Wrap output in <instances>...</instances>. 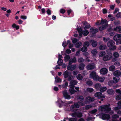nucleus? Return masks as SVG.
Listing matches in <instances>:
<instances>
[{
	"label": "nucleus",
	"mask_w": 121,
	"mask_h": 121,
	"mask_svg": "<svg viewBox=\"0 0 121 121\" xmlns=\"http://www.w3.org/2000/svg\"><path fill=\"white\" fill-rule=\"evenodd\" d=\"M65 11V9H61L60 10V12L62 13H64Z\"/></svg>",
	"instance_id": "nucleus-56"
},
{
	"label": "nucleus",
	"mask_w": 121,
	"mask_h": 121,
	"mask_svg": "<svg viewBox=\"0 0 121 121\" xmlns=\"http://www.w3.org/2000/svg\"><path fill=\"white\" fill-rule=\"evenodd\" d=\"M89 43L88 42H85L84 44L83 47L81 49V51L82 52H85L87 50V47L89 46Z\"/></svg>",
	"instance_id": "nucleus-8"
},
{
	"label": "nucleus",
	"mask_w": 121,
	"mask_h": 121,
	"mask_svg": "<svg viewBox=\"0 0 121 121\" xmlns=\"http://www.w3.org/2000/svg\"><path fill=\"white\" fill-rule=\"evenodd\" d=\"M107 26V25H103L102 26H101L99 27V30H103L105 29L106 27Z\"/></svg>",
	"instance_id": "nucleus-35"
},
{
	"label": "nucleus",
	"mask_w": 121,
	"mask_h": 121,
	"mask_svg": "<svg viewBox=\"0 0 121 121\" xmlns=\"http://www.w3.org/2000/svg\"><path fill=\"white\" fill-rule=\"evenodd\" d=\"M107 48V46L104 45H101L99 47V49L100 50H103Z\"/></svg>",
	"instance_id": "nucleus-31"
},
{
	"label": "nucleus",
	"mask_w": 121,
	"mask_h": 121,
	"mask_svg": "<svg viewBox=\"0 0 121 121\" xmlns=\"http://www.w3.org/2000/svg\"><path fill=\"white\" fill-rule=\"evenodd\" d=\"M78 41V40L77 39L74 38L72 40V42L73 43H75L77 42Z\"/></svg>",
	"instance_id": "nucleus-52"
},
{
	"label": "nucleus",
	"mask_w": 121,
	"mask_h": 121,
	"mask_svg": "<svg viewBox=\"0 0 121 121\" xmlns=\"http://www.w3.org/2000/svg\"><path fill=\"white\" fill-rule=\"evenodd\" d=\"M115 69V67L114 65L111 66L109 68V70L111 71H113Z\"/></svg>",
	"instance_id": "nucleus-43"
},
{
	"label": "nucleus",
	"mask_w": 121,
	"mask_h": 121,
	"mask_svg": "<svg viewBox=\"0 0 121 121\" xmlns=\"http://www.w3.org/2000/svg\"><path fill=\"white\" fill-rule=\"evenodd\" d=\"M66 52L67 53L69 54L71 53V51L69 49H67L66 50Z\"/></svg>",
	"instance_id": "nucleus-60"
},
{
	"label": "nucleus",
	"mask_w": 121,
	"mask_h": 121,
	"mask_svg": "<svg viewBox=\"0 0 121 121\" xmlns=\"http://www.w3.org/2000/svg\"><path fill=\"white\" fill-rule=\"evenodd\" d=\"M103 13L104 14H105L107 13V10L106 9H104L102 10Z\"/></svg>",
	"instance_id": "nucleus-58"
},
{
	"label": "nucleus",
	"mask_w": 121,
	"mask_h": 121,
	"mask_svg": "<svg viewBox=\"0 0 121 121\" xmlns=\"http://www.w3.org/2000/svg\"><path fill=\"white\" fill-rule=\"evenodd\" d=\"M57 102H58V103L60 104L59 106L60 107H61V106H60V104H63L64 103L59 98L58 99Z\"/></svg>",
	"instance_id": "nucleus-40"
},
{
	"label": "nucleus",
	"mask_w": 121,
	"mask_h": 121,
	"mask_svg": "<svg viewBox=\"0 0 121 121\" xmlns=\"http://www.w3.org/2000/svg\"><path fill=\"white\" fill-rule=\"evenodd\" d=\"M91 41L92 43V45L93 47H95L97 45V43L93 40H91Z\"/></svg>",
	"instance_id": "nucleus-28"
},
{
	"label": "nucleus",
	"mask_w": 121,
	"mask_h": 121,
	"mask_svg": "<svg viewBox=\"0 0 121 121\" xmlns=\"http://www.w3.org/2000/svg\"><path fill=\"white\" fill-rule=\"evenodd\" d=\"M107 89V88L106 87H101L100 89L99 90L100 91L103 92L106 91Z\"/></svg>",
	"instance_id": "nucleus-36"
},
{
	"label": "nucleus",
	"mask_w": 121,
	"mask_h": 121,
	"mask_svg": "<svg viewBox=\"0 0 121 121\" xmlns=\"http://www.w3.org/2000/svg\"><path fill=\"white\" fill-rule=\"evenodd\" d=\"M114 57L115 58H117L119 56V54L117 52H115L113 54Z\"/></svg>",
	"instance_id": "nucleus-46"
},
{
	"label": "nucleus",
	"mask_w": 121,
	"mask_h": 121,
	"mask_svg": "<svg viewBox=\"0 0 121 121\" xmlns=\"http://www.w3.org/2000/svg\"><path fill=\"white\" fill-rule=\"evenodd\" d=\"M101 86L99 83H97L95 85V88L97 90H98L100 88Z\"/></svg>",
	"instance_id": "nucleus-27"
},
{
	"label": "nucleus",
	"mask_w": 121,
	"mask_h": 121,
	"mask_svg": "<svg viewBox=\"0 0 121 121\" xmlns=\"http://www.w3.org/2000/svg\"><path fill=\"white\" fill-rule=\"evenodd\" d=\"M12 27L13 28H15L17 30L19 29V27L18 26H17L15 24H13L12 25Z\"/></svg>",
	"instance_id": "nucleus-45"
},
{
	"label": "nucleus",
	"mask_w": 121,
	"mask_h": 121,
	"mask_svg": "<svg viewBox=\"0 0 121 121\" xmlns=\"http://www.w3.org/2000/svg\"><path fill=\"white\" fill-rule=\"evenodd\" d=\"M72 117H77L80 118L82 116V114L81 112H75L72 113L70 115Z\"/></svg>",
	"instance_id": "nucleus-10"
},
{
	"label": "nucleus",
	"mask_w": 121,
	"mask_h": 121,
	"mask_svg": "<svg viewBox=\"0 0 121 121\" xmlns=\"http://www.w3.org/2000/svg\"><path fill=\"white\" fill-rule=\"evenodd\" d=\"M121 108V107L118 106V107H116L115 108V110L117 112L118 111V110Z\"/></svg>",
	"instance_id": "nucleus-53"
},
{
	"label": "nucleus",
	"mask_w": 121,
	"mask_h": 121,
	"mask_svg": "<svg viewBox=\"0 0 121 121\" xmlns=\"http://www.w3.org/2000/svg\"><path fill=\"white\" fill-rule=\"evenodd\" d=\"M115 7V5H112L110 6V8L111 9L113 10L114 9Z\"/></svg>",
	"instance_id": "nucleus-63"
},
{
	"label": "nucleus",
	"mask_w": 121,
	"mask_h": 121,
	"mask_svg": "<svg viewBox=\"0 0 121 121\" xmlns=\"http://www.w3.org/2000/svg\"><path fill=\"white\" fill-rule=\"evenodd\" d=\"M86 91L90 92H91L94 91V89L92 88H88L86 89Z\"/></svg>",
	"instance_id": "nucleus-44"
},
{
	"label": "nucleus",
	"mask_w": 121,
	"mask_h": 121,
	"mask_svg": "<svg viewBox=\"0 0 121 121\" xmlns=\"http://www.w3.org/2000/svg\"><path fill=\"white\" fill-rule=\"evenodd\" d=\"M121 15V12H119L116 15V16L117 17L119 18L120 17Z\"/></svg>",
	"instance_id": "nucleus-64"
},
{
	"label": "nucleus",
	"mask_w": 121,
	"mask_h": 121,
	"mask_svg": "<svg viewBox=\"0 0 121 121\" xmlns=\"http://www.w3.org/2000/svg\"><path fill=\"white\" fill-rule=\"evenodd\" d=\"M113 39L116 41L121 39V34H117L115 35L114 36Z\"/></svg>",
	"instance_id": "nucleus-17"
},
{
	"label": "nucleus",
	"mask_w": 121,
	"mask_h": 121,
	"mask_svg": "<svg viewBox=\"0 0 121 121\" xmlns=\"http://www.w3.org/2000/svg\"><path fill=\"white\" fill-rule=\"evenodd\" d=\"M103 40L105 42H106L107 41H108L109 40V39L108 38L106 39L104 37H103Z\"/></svg>",
	"instance_id": "nucleus-59"
},
{
	"label": "nucleus",
	"mask_w": 121,
	"mask_h": 121,
	"mask_svg": "<svg viewBox=\"0 0 121 121\" xmlns=\"http://www.w3.org/2000/svg\"><path fill=\"white\" fill-rule=\"evenodd\" d=\"M77 30L78 32L79 36L81 37L82 36L83 33L84 35L86 36L89 33L87 30H82L81 28H77Z\"/></svg>",
	"instance_id": "nucleus-5"
},
{
	"label": "nucleus",
	"mask_w": 121,
	"mask_h": 121,
	"mask_svg": "<svg viewBox=\"0 0 121 121\" xmlns=\"http://www.w3.org/2000/svg\"><path fill=\"white\" fill-rule=\"evenodd\" d=\"M65 41H63L62 44V45L64 48L65 47L67 46V45H65Z\"/></svg>",
	"instance_id": "nucleus-62"
},
{
	"label": "nucleus",
	"mask_w": 121,
	"mask_h": 121,
	"mask_svg": "<svg viewBox=\"0 0 121 121\" xmlns=\"http://www.w3.org/2000/svg\"><path fill=\"white\" fill-rule=\"evenodd\" d=\"M86 84L89 86H91L92 84V82L91 81H89L86 82Z\"/></svg>",
	"instance_id": "nucleus-49"
},
{
	"label": "nucleus",
	"mask_w": 121,
	"mask_h": 121,
	"mask_svg": "<svg viewBox=\"0 0 121 121\" xmlns=\"http://www.w3.org/2000/svg\"><path fill=\"white\" fill-rule=\"evenodd\" d=\"M119 118V116L116 114H115L112 116V121H119L117 119Z\"/></svg>",
	"instance_id": "nucleus-19"
},
{
	"label": "nucleus",
	"mask_w": 121,
	"mask_h": 121,
	"mask_svg": "<svg viewBox=\"0 0 121 121\" xmlns=\"http://www.w3.org/2000/svg\"><path fill=\"white\" fill-rule=\"evenodd\" d=\"M105 79V78L104 77H99L97 78V79L96 80H98L99 82H102L104 81Z\"/></svg>",
	"instance_id": "nucleus-30"
},
{
	"label": "nucleus",
	"mask_w": 121,
	"mask_h": 121,
	"mask_svg": "<svg viewBox=\"0 0 121 121\" xmlns=\"http://www.w3.org/2000/svg\"><path fill=\"white\" fill-rule=\"evenodd\" d=\"M64 58L65 60H70V57L69 55H65Z\"/></svg>",
	"instance_id": "nucleus-39"
},
{
	"label": "nucleus",
	"mask_w": 121,
	"mask_h": 121,
	"mask_svg": "<svg viewBox=\"0 0 121 121\" xmlns=\"http://www.w3.org/2000/svg\"><path fill=\"white\" fill-rule=\"evenodd\" d=\"M115 42L112 40H110L108 43L107 45L109 48L111 50H114L117 48L116 46H114Z\"/></svg>",
	"instance_id": "nucleus-4"
},
{
	"label": "nucleus",
	"mask_w": 121,
	"mask_h": 121,
	"mask_svg": "<svg viewBox=\"0 0 121 121\" xmlns=\"http://www.w3.org/2000/svg\"><path fill=\"white\" fill-rule=\"evenodd\" d=\"M77 81L75 80H71L70 82L69 86L70 88H74L75 85H76L78 83Z\"/></svg>",
	"instance_id": "nucleus-13"
},
{
	"label": "nucleus",
	"mask_w": 121,
	"mask_h": 121,
	"mask_svg": "<svg viewBox=\"0 0 121 121\" xmlns=\"http://www.w3.org/2000/svg\"><path fill=\"white\" fill-rule=\"evenodd\" d=\"M64 77L65 78H68L67 80L70 81L73 78V77L71 75V73L66 70L63 73Z\"/></svg>",
	"instance_id": "nucleus-3"
},
{
	"label": "nucleus",
	"mask_w": 121,
	"mask_h": 121,
	"mask_svg": "<svg viewBox=\"0 0 121 121\" xmlns=\"http://www.w3.org/2000/svg\"><path fill=\"white\" fill-rule=\"evenodd\" d=\"M84 25H85V27H84V29L86 30L88 29L90 27V26L89 23H87L86 22H85L84 23Z\"/></svg>",
	"instance_id": "nucleus-26"
},
{
	"label": "nucleus",
	"mask_w": 121,
	"mask_h": 121,
	"mask_svg": "<svg viewBox=\"0 0 121 121\" xmlns=\"http://www.w3.org/2000/svg\"><path fill=\"white\" fill-rule=\"evenodd\" d=\"M85 65L82 63L80 64L79 65V68L80 70H82L84 69Z\"/></svg>",
	"instance_id": "nucleus-29"
},
{
	"label": "nucleus",
	"mask_w": 121,
	"mask_h": 121,
	"mask_svg": "<svg viewBox=\"0 0 121 121\" xmlns=\"http://www.w3.org/2000/svg\"><path fill=\"white\" fill-rule=\"evenodd\" d=\"M98 31V30L97 29H94L93 28H91L90 29V32L92 34L96 33Z\"/></svg>",
	"instance_id": "nucleus-21"
},
{
	"label": "nucleus",
	"mask_w": 121,
	"mask_h": 121,
	"mask_svg": "<svg viewBox=\"0 0 121 121\" xmlns=\"http://www.w3.org/2000/svg\"><path fill=\"white\" fill-rule=\"evenodd\" d=\"M99 117L104 120H108L110 118V115L106 114H99Z\"/></svg>",
	"instance_id": "nucleus-6"
},
{
	"label": "nucleus",
	"mask_w": 121,
	"mask_h": 121,
	"mask_svg": "<svg viewBox=\"0 0 121 121\" xmlns=\"http://www.w3.org/2000/svg\"><path fill=\"white\" fill-rule=\"evenodd\" d=\"M108 54L104 57L103 60H110L112 57V54L110 52Z\"/></svg>",
	"instance_id": "nucleus-12"
},
{
	"label": "nucleus",
	"mask_w": 121,
	"mask_h": 121,
	"mask_svg": "<svg viewBox=\"0 0 121 121\" xmlns=\"http://www.w3.org/2000/svg\"><path fill=\"white\" fill-rule=\"evenodd\" d=\"M108 70L105 68L102 69L100 71V73L103 74H105L107 73L108 72Z\"/></svg>",
	"instance_id": "nucleus-18"
},
{
	"label": "nucleus",
	"mask_w": 121,
	"mask_h": 121,
	"mask_svg": "<svg viewBox=\"0 0 121 121\" xmlns=\"http://www.w3.org/2000/svg\"><path fill=\"white\" fill-rule=\"evenodd\" d=\"M95 67V64L92 63L89 64L87 66L86 68L87 69L90 70L94 69Z\"/></svg>",
	"instance_id": "nucleus-15"
},
{
	"label": "nucleus",
	"mask_w": 121,
	"mask_h": 121,
	"mask_svg": "<svg viewBox=\"0 0 121 121\" xmlns=\"http://www.w3.org/2000/svg\"><path fill=\"white\" fill-rule=\"evenodd\" d=\"M120 78L118 77H114L113 78V83H117L119 81Z\"/></svg>",
	"instance_id": "nucleus-25"
},
{
	"label": "nucleus",
	"mask_w": 121,
	"mask_h": 121,
	"mask_svg": "<svg viewBox=\"0 0 121 121\" xmlns=\"http://www.w3.org/2000/svg\"><path fill=\"white\" fill-rule=\"evenodd\" d=\"M82 43L81 42H79L75 44V47L77 48H79L82 45Z\"/></svg>",
	"instance_id": "nucleus-38"
},
{
	"label": "nucleus",
	"mask_w": 121,
	"mask_h": 121,
	"mask_svg": "<svg viewBox=\"0 0 121 121\" xmlns=\"http://www.w3.org/2000/svg\"><path fill=\"white\" fill-rule=\"evenodd\" d=\"M69 90L71 94H74L76 92V91L74 89V88H70L69 89Z\"/></svg>",
	"instance_id": "nucleus-33"
},
{
	"label": "nucleus",
	"mask_w": 121,
	"mask_h": 121,
	"mask_svg": "<svg viewBox=\"0 0 121 121\" xmlns=\"http://www.w3.org/2000/svg\"><path fill=\"white\" fill-rule=\"evenodd\" d=\"M95 96L98 99L103 98H104L105 96L102 93L99 92H96L95 95Z\"/></svg>",
	"instance_id": "nucleus-11"
},
{
	"label": "nucleus",
	"mask_w": 121,
	"mask_h": 121,
	"mask_svg": "<svg viewBox=\"0 0 121 121\" xmlns=\"http://www.w3.org/2000/svg\"><path fill=\"white\" fill-rule=\"evenodd\" d=\"M55 82H61V79L60 78H58L57 76H56V77L55 78Z\"/></svg>",
	"instance_id": "nucleus-37"
},
{
	"label": "nucleus",
	"mask_w": 121,
	"mask_h": 121,
	"mask_svg": "<svg viewBox=\"0 0 121 121\" xmlns=\"http://www.w3.org/2000/svg\"><path fill=\"white\" fill-rule=\"evenodd\" d=\"M20 18L23 19H26L27 17L25 16L22 15L21 16Z\"/></svg>",
	"instance_id": "nucleus-57"
},
{
	"label": "nucleus",
	"mask_w": 121,
	"mask_h": 121,
	"mask_svg": "<svg viewBox=\"0 0 121 121\" xmlns=\"http://www.w3.org/2000/svg\"><path fill=\"white\" fill-rule=\"evenodd\" d=\"M63 94L64 97L65 99H70L71 97L67 92V90H65L63 91Z\"/></svg>",
	"instance_id": "nucleus-14"
},
{
	"label": "nucleus",
	"mask_w": 121,
	"mask_h": 121,
	"mask_svg": "<svg viewBox=\"0 0 121 121\" xmlns=\"http://www.w3.org/2000/svg\"><path fill=\"white\" fill-rule=\"evenodd\" d=\"M94 100V99L90 97H87L86 99V104L89 103L90 102L93 101Z\"/></svg>",
	"instance_id": "nucleus-16"
},
{
	"label": "nucleus",
	"mask_w": 121,
	"mask_h": 121,
	"mask_svg": "<svg viewBox=\"0 0 121 121\" xmlns=\"http://www.w3.org/2000/svg\"><path fill=\"white\" fill-rule=\"evenodd\" d=\"M113 30L117 32L121 33V27L120 26H117L113 29Z\"/></svg>",
	"instance_id": "nucleus-20"
},
{
	"label": "nucleus",
	"mask_w": 121,
	"mask_h": 121,
	"mask_svg": "<svg viewBox=\"0 0 121 121\" xmlns=\"http://www.w3.org/2000/svg\"><path fill=\"white\" fill-rule=\"evenodd\" d=\"M91 53L95 55L97 54V50L96 49H94L92 50L91 51Z\"/></svg>",
	"instance_id": "nucleus-47"
},
{
	"label": "nucleus",
	"mask_w": 121,
	"mask_h": 121,
	"mask_svg": "<svg viewBox=\"0 0 121 121\" xmlns=\"http://www.w3.org/2000/svg\"><path fill=\"white\" fill-rule=\"evenodd\" d=\"M76 78L78 80H81L82 79L83 77L81 74H79L76 76Z\"/></svg>",
	"instance_id": "nucleus-32"
},
{
	"label": "nucleus",
	"mask_w": 121,
	"mask_h": 121,
	"mask_svg": "<svg viewBox=\"0 0 121 121\" xmlns=\"http://www.w3.org/2000/svg\"><path fill=\"white\" fill-rule=\"evenodd\" d=\"M121 74V72L118 70H116L113 73L114 75L115 76L117 77L120 76Z\"/></svg>",
	"instance_id": "nucleus-22"
},
{
	"label": "nucleus",
	"mask_w": 121,
	"mask_h": 121,
	"mask_svg": "<svg viewBox=\"0 0 121 121\" xmlns=\"http://www.w3.org/2000/svg\"><path fill=\"white\" fill-rule=\"evenodd\" d=\"M110 106V104L101 106L99 107V109L100 111L108 112L111 110V108L109 107Z\"/></svg>",
	"instance_id": "nucleus-2"
},
{
	"label": "nucleus",
	"mask_w": 121,
	"mask_h": 121,
	"mask_svg": "<svg viewBox=\"0 0 121 121\" xmlns=\"http://www.w3.org/2000/svg\"><path fill=\"white\" fill-rule=\"evenodd\" d=\"M63 58V57L61 55L59 54L58 55V60H62V58Z\"/></svg>",
	"instance_id": "nucleus-54"
},
{
	"label": "nucleus",
	"mask_w": 121,
	"mask_h": 121,
	"mask_svg": "<svg viewBox=\"0 0 121 121\" xmlns=\"http://www.w3.org/2000/svg\"><path fill=\"white\" fill-rule=\"evenodd\" d=\"M97 110L96 109H95L90 111V113L91 114H94L97 111Z\"/></svg>",
	"instance_id": "nucleus-50"
},
{
	"label": "nucleus",
	"mask_w": 121,
	"mask_h": 121,
	"mask_svg": "<svg viewBox=\"0 0 121 121\" xmlns=\"http://www.w3.org/2000/svg\"><path fill=\"white\" fill-rule=\"evenodd\" d=\"M73 61H69V65L67 66V68L68 69L70 70H74L76 68V65H71L70 64L71 63V62Z\"/></svg>",
	"instance_id": "nucleus-9"
},
{
	"label": "nucleus",
	"mask_w": 121,
	"mask_h": 121,
	"mask_svg": "<svg viewBox=\"0 0 121 121\" xmlns=\"http://www.w3.org/2000/svg\"><path fill=\"white\" fill-rule=\"evenodd\" d=\"M120 23V22L118 20L116 21L114 23V24L116 25H118Z\"/></svg>",
	"instance_id": "nucleus-51"
},
{
	"label": "nucleus",
	"mask_w": 121,
	"mask_h": 121,
	"mask_svg": "<svg viewBox=\"0 0 121 121\" xmlns=\"http://www.w3.org/2000/svg\"><path fill=\"white\" fill-rule=\"evenodd\" d=\"M106 54L105 52L104 51H102L100 52L99 54V57L103 56Z\"/></svg>",
	"instance_id": "nucleus-34"
},
{
	"label": "nucleus",
	"mask_w": 121,
	"mask_h": 121,
	"mask_svg": "<svg viewBox=\"0 0 121 121\" xmlns=\"http://www.w3.org/2000/svg\"><path fill=\"white\" fill-rule=\"evenodd\" d=\"M46 12L47 14L48 15H50L51 14V11L49 9L47 10Z\"/></svg>",
	"instance_id": "nucleus-61"
},
{
	"label": "nucleus",
	"mask_w": 121,
	"mask_h": 121,
	"mask_svg": "<svg viewBox=\"0 0 121 121\" xmlns=\"http://www.w3.org/2000/svg\"><path fill=\"white\" fill-rule=\"evenodd\" d=\"M84 98L82 96H80L77 99L78 102L74 104V106L72 105L70 107V109L72 111L77 110L75 108H78L80 106H83L85 105V103H82Z\"/></svg>",
	"instance_id": "nucleus-1"
},
{
	"label": "nucleus",
	"mask_w": 121,
	"mask_h": 121,
	"mask_svg": "<svg viewBox=\"0 0 121 121\" xmlns=\"http://www.w3.org/2000/svg\"><path fill=\"white\" fill-rule=\"evenodd\" d=\"M114 92L113 90L111 89H109L107 91V92L108 94H112Z\"/></svg>",
	"instance_id": "nucleus-41"
},
{
	"label": "nucleus",
	"mask_w": 121,
	"mask_h": 121,
	"mask_svg": "<svg viewBox=\"0 0 121 121\" xmlns=\"http://www.w3.org/2000/svg\"><path fill=\"white\" fill-rule=\"evenodd\" d=\"M92 107V106H91V105H86V106L85 109H86L87 110L91 108Z\"/></svg>",
	"instance_id": "nucleus-55"
},
{
	"label": "nucleus",
	"mask_w": 121,
	"mask_h": 121,
	"mask_svg": "<svg viewBox=\"0 0 121 121\" xmlns=\"http://www.w3.org/2000/svg\"><path fill=\"white\" fill-rule=\"evenodd\" d=\"M69 121H77L76 118H69Z\"/></svg>",
	"instance_id": "nucleus-48"
},
{
	"label": "nucleus",
	"mask_w": 121,
	"mask_h": 121,
	"mask_svg": "<svg viewBox=\"0 0 121 121\" xmlns=\"http://www.w3.org/2000/svg\"><path fill=\"white\" fill-rule=\"evenodd\" d=\"M108 21L106 19L103 20L102 19L101 20L100 24H104V25H106L107 26H108Z\"/></svg>",
	"instance_id": "nucleus-24"
},
{
	"label": "nucleus",
	"mask_w": 121,
	"mask_h": 121,
	"mask_svg": "<svg viewBox=\"0 0 121 121\" xmlns=\"http://www.w3.org/2000/svg\"><path fill=\"white\" fill-rule=\"evenodd\" d=\"M63 61H58L57 63L60 66L62 65L63 67L64 68L66 67V65L63 63Z\"/></svg>",
	"instance_id": "nucleus-23"
},
{
	"label": "nucleus",
	"mask_w": 121,
	"mask_h": 121,
	"mask_svg": "<svg viewBox=\"0 0 121 121\" xmlns=\"http://www.w3.org/2000/svg\"><path fill=\"white\" fill-rule=\"evenodd\" d=\"M90 77L92 78L94 80H97L99 76L95 72L92 71L90 74Z\"/></svg>",
	"instance_id": "nucleus-7"
},
{
	"label": "nucleus",
	"mask_w": 121,
	"mask_h": 121,
	"mask_svg": "<svg viewBox=\"0 0 121 121\" xmlns=\"http://www.w3.org/2000/svg\"><path fill=\"white\" fill-rule=\"evenodd\" d=\"M116 99L117 100H118L121 99V95L120 94L117 95L116 97Z\"/></svg>",
	"instance_id": "nucleus-42"
}]
</instances>
